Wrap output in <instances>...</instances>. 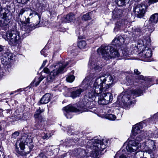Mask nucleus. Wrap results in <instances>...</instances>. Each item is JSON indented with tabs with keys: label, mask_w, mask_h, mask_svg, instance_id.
<instances>
[{
	"label": "nucleus",
	"mask_w": 158,
	"mask_h": 158,
	"mask_svg": "<svg viewBox=\"0 0 158 158\" xmlns=\"http://www.w3.org/2000/svg\"><path fill=\"white\" fill-rule=\"evenodd\" d=\"M96 88L94 86V84L93 88L89 90L85 95L84 98L80 102L78 108H75L71 105H69L63 109V112L67 118H71L72 117V113L73 112L82 113L88 111L89 109L93 107V102L95 100V96L101 93H97Z\"/></svg>",
	"instance_id": "f257e3e1"
},
{
	"label": "nucleus",
	"mask_w": 158,
	"mask_h": 158,
	"mask_svg": "<svg viewBox=\"0 0 158 158\" xmlns=\"http://www.w3.org/2000/svg\"><path fill=\"white\" fill-rule=\"evenodd\" d=\"M143 135L142 132L140 135H137L135 138L124 143V146H126V148L128 152H135L141 148L142 150L149 154L152 153L155 151L156 149V143L154 140L146 139L141 145L140 142L145 138Z\"/></svg>",
	"instance_id": "f03ea898"
},
{
	"label": "nucleus",
	"mask_w": 158,
	"mask_h": 158,
	"mask_svg": "<svg viewBox=\"0 0 158 158\" xmlns=\"http://www.w3.org/2000/svg\"><path fill=\"white\" fill-rule=\"evenodd\" d=\"M85 146L87 148H91L93 150L91 152L90 156L93 157H96L99 155V152L103 151L106 148L107 144L106 139H99L95 137L90 140L87 139Z\"/></svg>",
	"instance_id": "7ed1b4c3"
},
{
	"label": "nucleus",
	"mask_w": 158,
	"mask_h": 158,
	"mask_svg": "<svg viewBox=\"0 0 158 158\" xmlns=\"http://www.w3.org/2000/svg\"><path fill=\"white\" fill-rule=\"evenodd\" d=\"M114 79L110 75L100 74L96 78L94 86L96 88L97 93H101L110 87L113 83Z\"/></svg>",
	"instance_id": "20e7f679"
},
{
	"label": "nucleus",
	"mask_w": 158,
	"mask_h": 158,
	"mask_svg": "<svg viewBox=\"0 0 158 158\" xmlns=\"http://www.w3.org/2000/svg\"><path fill=\"white\" fill-rule=\"evenodd\" d=\"M98 54L101 55L105 60H108L112 58L120 57V53L115 47L102 45L97 50Z\"/></svg>",
	"instance_id": "39448f33"
},
{
	"label": "nucleus",
	"mask_w": 158,
	"mask_h": 158,
	"mask_svg": "<svg viewBox=\"0 0 158 158\" xmlns=\"http://www.w3.org/2000/svg\"><path fill=\"white\" fill-rule=\"evenodd\" d=\"M30 12L29 17L26 19L25 21H21L19 22L20 27L22 30V34H23L24 36L28 35L27 34L31 32L32 29V27L30 25V19L34 16L37 19V23L38 24L40 22V15L37 13L34 10L30 9L29 11Z\"/></svg>",
	"instance_id": "423d86ee"
},
{
	"label": "nucleus",
	"mask_w": 158,
	"mask_h": 158,
	"mask_svg": "<svg viewBox=\"0 0 158 158\" xmlns=\"http://www.w3.org/2000/svg\"><path fill=\"white\" fill-rule=\"evenodd\" d=\"M72 63V60L66 61L64 63H59L56 64L51 66L54 67L52 71L48 74L47 77V82L48 83H50L53 82L57 77L59 74L63 72L64 69Z\"/></svg>",
	"instance_id": "0eeeda50"
},
{
	"label": "nucleus",
	"mask_w": 158,
	"mask_h": 158,
	"mask_svg": "<svg viewBox=\"0 0 158 158\" xmlns=\"http://www.w3.org/2000/svg\"><path fill=\"white\" fill-rule=\"evenodd\" d=\"M3 37L6 40L8 41L10 45L15 46L19 45L20 42L21 35L20 32L15 28L7 31L5 34L3 35Z\"/></svg>",
	"instance_id": "6e6552de"
},
{
	"label": "nucleus",
	"mask_w": 158,
	"mask_h": 158,
	"mask_svg": "<svg viewBox=\"0 0 158 158\" xmlns=\"http://www.w3.org/2000/svg\"><path fill=\"white\" fill-rule=\"evenodd\" d=\"M142 93V90L140 89H132L129 90V91H126L125 92H123L120 95L118 96V98L120 99L121 98L122 102L125 104L129 103L131 102L130 100L131 98V95L135 96V97L139 96L141 95Z\"/></svg>",
	"instance_id": "1a4fd4ad"
},
{
	"label": "nucleus",
	"mask_w": 158,
	"mask_h": 158,
	"mask_svg": "<svg viewBox=\"0 0 158 158\" xmlns=\"http://www.w3.org/2000/svg\"><path fill=\"white\" fill-rule=\"evenodd\" d=\"M96 76L95 73H90L87 74L86 77L83 80L82 83V89L84 91L87 89H91L93 88L91 87L92 84V81Z\"/></svg>",
	"instance_id": "9d476101"
},
{
	"label": "nucleus",
	"mask_w": 158,
	"mask_h": 158,
	"mask_svg": "<svg viewBox=\"0 0 158 158\" xmlns=\"http://www.w3.org/2000/svg\"><path fill=\"white\" fill-rule=\"evenodd\" d=\"M147 8V6L143 4H140L136 5L133 8V11L134 14L138 17H143L144 15Z\"/></svg>",
	"instance_id": "9b49d317"
},
{
	"label": "nucleus",
	"mask_w": 158,
	"mask_h": 158,
	"mask_svg": "<svg viewBox=\"0 0 158 158\" xmlns=\"http://www.w3.org/2000/svg\"><path fill=\"white\" fill-rule=\"evenodd\" d=\"M113 100V96L110 93L102 94L99 97L98 102L99 104L106 105L111 103Z\"/></svg>",
	"instance_id": "f8f14e48"
},
{
	"label": "nucleus",
	"mask_w": 158,
	"mask_h": 158,
	"mask_svg": "<svg viewBox=\"0 0 158 158\" xmlns=\"http://www.w3.org/2000/svg\"><path fill=\"white\" fill-rule=\"evenodd\" d=\"M10 14L6 15H0V26L4 29H6L9 27L8 23L11 16Z\"/></svg>",
	"instance_id": "ddd939ff"
},
{
	"label": "nucleus",
	"mask_w": 158,
	"mask_h": 158,
	"mask_svg": "<svg viewBox=\"0 0 158 158\" xmlns=\"http://www.w3.org/2000/svg\"><path fill=\"white\" fill-rule=\"evenodd\" d=\"M18 142H17L16 143V148L15 151L16 152L17 155L18 156L21 155L22 156H25L27 154H29L31 150L33 148V145L32 142L27 143L26 144L29 148V151H25L24 152H20L19 150V148L18 146Z\"/></svg>",
	"instance_id": "4468645a"
},
{
	"label": "nucleus",
	"mask_w": 158,
	"mask_h": 158,
	"mask_svg": "<svg viewBox=\"0 0 158 158\" xmlns=\"http://www.w3.org/2000/svg\"><path fill=\"white\" fill-rule=\"evenodd\" d=\"M121 36L117 35L112 42V44L115 45L116 47L121 46L126 41Z\"/></svg>",
	"instance_id": "2eb2a0df"
},
{
	"label": "nucleus",
	"mask_w": 158,
	"mask_h": 158,
	"mask_svg": "<svg viewBox=\"0 0 158 158\" xmlns=\"http://www.w3.org/2000/svg\"><path fill=\"white\" fill-rule=\"evenodd\" d=\"M139 55L140 56H142L141 57L143 58L150 57L152 55L151 50L148 46H145L144 49L139 53Z\"/></svg>",
	"instance_id": "dca6fc26"
},
{
	"label": "nucleus",
	"mask_w": 158,
	"mask_h": 158,
	"mask_svg": "<svg viewBox=\"0 0 158 158\" xmlns=\"http://www.w3.org/2000/svg\"><path fill=\"white\" fill-rule=\"evenodd\" d=\"M32 142V139L30 136H28L26 138L25 140L24 141H22L20 142H18V146L19 148H20L22 150H23L25 148V145L27 143Z\"/></svg>",
	"instance_id": "f3484780"
},
{
	"label": "nucleus",
	"mask_w": 158,
	"mask_h": 158,
	"mask_svg": "<svg viewBox=\"0 0 158 158\" xmlns=\"http://www.w3.org/2000/svg\"><path fill=\"white\" fill-rule=\"evenodd\" d=\"M51 95L50 94L47 93L44 95L39 102L37 104L40 106L41 104H46L48 103L50 99Z\"/></svg>",
	"instance_id": "a211bd4d"
},
{
	"label": "nucleus",
	"mask_w": 158,
	"mask_h": 158,
	"mask_svg": "<svg viewBox=\"0 0 158 158\" xmlns=\"http://www.w3.org/2000/svg\"><path fill=\"white\" fill-rule=\"evenodd\" d=\"M12 54L8 52L5 53L3 56L1 58V62L4 65H6L8 64V61L11 60Z\"/></svg>",
	"instance_id": "6ab92c4d"
},
{
	"label": "nucleus",
	"mask_w": 158,
	"mask_h": 158,
	"mask_svg": "<svg viewBox=\"0 0 158 158\" xmlns=\"http://www.w3.org/2000/svg\"><path fill=\"white\" fill-rule=\"evenodd\" d=\"M75 19L74 15L71 13L64 17L62 21L64 23H69L73 22Z\"/></svg>",
	"instance_id": "aec40b11"
},
{
	"label": "nucleus",
	"mask_w": 158,
	"mask_h": 158,
	"mask_svg": "<svg viewBox=\"0 0 158 158\" xmlns=\"http://www.w3.org/2000/svg\"><path fill=\"white\" fill-rule=\"evenodd\" d=\"M143 126L141 123L137 124L134 125L132 128V132L133 135H135L141 132V130L142 129Z\"/></svg>",
	"instance_id": "412c9836"
},
{
	"label": "nucleus",
	"mask_w": 158,
	"mask_h": 158,
	"mask_svg": "<svg viewBox=\"0 0 158 158\" xmlns=\"http://www.w3.org/2000/svg\"><path fill=\"white\" fill-rule=\"evenodd\" d=\"M84 91L81 88H75L73 89V90L71 92L70 96L73 98H76L80 96L81 93Z\"/></svg>",
	"instance_id": "4be33fe9"
},
{
	"label": "nucleus",
	"mask_w": 158,
	"mask_h": 158,
	"mask_svg": "<svg viewBox=\"0 0 158 158\" xmlns=\"http://www.w3.org/2000/svg\"><path fill=\"white\" fill-rule=\"evenodd\" d=\"M113 18L118 19L120 18L122 16L123 11L120 9H116L113 11Z\"/></svg>",
	"instance_id": "5701e85b"
},
{
	"label": "nucleus",
	"mask_w": 158,
	"mask_h": 158,
	"mask_svg": "<svg viewBox=\"0 0 158 158\" xmlns=\"http://www.w3.org/2000/svg\"><path fill=\"white\" fill-rule=\"evenodd\" d=\"M43 109H40V107H39L35 111L34 115V117L36 121H41L42 119V117L41 114L44 111Z\"/></svg>",
	"instance_id": "b1692460"
},
{
	"label": "nucleus",
	"mask_w": 158,
	"mask_h": 158,
	"mask_svg": "<svg viewBox=\"0 0 158 158\" xmlns=\"http://www.w3.org/2000/svg\"><path fill=\"white\" fill-rule=\"evenodd\" d=\"M88 66L91 69H94L95 70L99 71L101 69V67L99 66L95 62L92 60H89Z\"/></svg>",
	"instance_id": "393cba45"
},
{
	"label": "nucleus",
	"mask_w": 158,
	"mask_h": 158,
	"mask_svg": "<svg viewBox=\"0 0 158 158\" xmlns=\"http://www.w3.org/2000/svg\"><path fill=\"white\" fill-rule=\"evenodd\" d=\"M30 9L28 7H25L21 8V9L19 10L18 14V20L20 22L21 20L20 19V17H21L22 15L24 14L29 11Z\"/></svg>",
	"instance_id": "a878e982"
},
{
	"label": "nucleus",
	"mask_w": 158,
	"mask_h": 158,
	"mask_svg": "<svg viewBox=\"0 0 158 158\" xmlns=\"http://www.w3.org/2000/svg\"><path fill=\"white\" fill-rule=\"evenodd\" d=\"M149 21L152 23H156L158 21V14L155 13L152 15L150 17Z\"/></svg>",
	"instance_id": "bb28decb"
},
{
	"label": "nucleus",
	"mask_w": 158,
	"mask_h": 158,
	"mask_svg": "<svg viewBox=\"0 0 158 158\" xmlns=\"http://www.w3.org/2000/svg\"><path fill=\"white\" fill-rule=\"evenodd\" d=\"M27 118V116L26 114H23L21 113L20 114H18L17 115H15L14 118H12V119H14L15 121L19 120H25Z\"/></svg>",
	"instance_id": "cd10ccee"
},
{
	"label": "nucleus",
	"mask_w": 158,
	"mask_h": 158,
	"mask_svg": "<svg viewBox=\"0 0 158 158\" xmlns=\"http://www.w3.org/2000/svg\"><path fill=\"white\" fill-rule=\"evenodd\" d=\"M142 42L141 40H139L138 42L137 46L135 47L134 49L135 50V48H136L138 49V51H140V52H141L142 50H143L145 47V46L142 43Z\"/></svg>",
	"instance_id": "c85d7f7f"
},
{
	"label": "nucleus",
	"mask_w": 158,
	"mask_h": 158,
	"mask_svg": "<svg viewBox=\"0 0 158 158\" xmlns=\"http://www.w3.org/2000/svg\"><path fill=\"white\" fill-rule=\"evenodd\" d=\"M144 152L143 151H138L135 155H133L131 158H146L144 157Z\"/></svg>",
	"instance_id": "c756f323"
},
{
	"label": "nucleus",
	"mask_w": 158,
	"mask_h": 158,
	"mask_svg": "<svg viewBox=\"0 0 158 158\" xmlns=\"http://www.w3.org/2000/svg\"><path fill=\"white\" fill-rule=\"evenodd\" d=\"M120 53V57L123 56H127L131 54V52H129V49L128 48H125L122 50Z\"/></svg>",
	"instance_id": "7c9ffc66"
},
{
	"label": "nucleus",
	"mask_w": 158,
	"mask_h": 158,
	"mask_svg": "<svg viewBox=\"0 0 158 158\" xmlns=\"http://www.w3.org/2000/svg\"><path fill=\"white\" fill-rule=\"evenodd\" d=\"M142 41V43L145 46H147L148 45L150 42V40L149 37L148 36L143 38V40H141Z\"/></svg>",
	"instance_id": "2f4dec72"
},
{
	"label": "nucleus",
	"mask_w": 158,
	"mask_h": 158,
	"mask_svg": "<svg viewBox=\"0 0 158 158\" xmlns=\"http://www.w3.org/2000/svg\"><path fill=\"white\" fill-rule=\"evenodd\" d=\"M123 23H122V21L117 22L115 24V26L114 29V31H117L119 28L123 27Z\"/></svg>",
	"instance_id": "473e14b6"
},
{
	"label": "nucleus",
	"mask_w": 158,
	"mask_h": 158,
	"mask_svg": "<svg viewBox=\"0 0 158 158\" xmlns=\"http://www.w3.org/2000/svg\"><path fill=\"white\" fill-rule=\"evenodd\" d=\"M87 44L86 42L84 40L79 41L78 43V46L80 49H83L86 48Z\"/></svg>",
	"instance_id": "72a5a7b5"
},
{
	"label": "nucleus",
	"mask_w": 158,
	"mask_h": 158,
	"mask_svg": "<svg viewBox=\"0 0 158 158\" xmlns=\"http://www.w3.org/2000/svg\"><path fill=\"white\" fill-rule=\"evenodd\" d=\"M130 0H116V3L119 6L124 5L127 2H129Z\"/></svg>",
	"instance_id": "f704fd0d"
},
{
	"label": "nucleus",
	"mask_w": 158,
	"mask_h": 158,
	"mask_svg": "<svg viewBox=\"0 0 158 158\" xmlns=\"http://www.w3.org/2000/svg\"><path fill=\"white\" fill-rule=\"evenodd\" d=\"M44 78L42 77H40L39 78H36L33 81L34 85L37 86L39 85L40 82Z\"/></svg>",
	"instance_id": "c9c22d12"
},
{
	"label": "nucleus",
	"mask_w": 158,
	"mask_h": 158,
	"mask_svg": "<svg viewBox=\"0 0 158 158\" xmlns=\"http://www.w3.org/2000/svg\"><path fill=\"white\" fill-rule=\"evenodd\" d=\"M91 12L88 13L84 15L82 18V19L85 21H87L91 19Z\"/></svg>",
	"instance_id": "e433bc0d"
},
{
	"label": "nucleus",
	"mask_w": 158,
	"mask_h": 158,
	"mask_svg": "<svg viewBox=\"0 0 158 158\" xmlns=\"http://www.w3.org/2000/svg\"><path fill=\"white\" fill-rule=\"evenodd\" d=\"M10 14L9 11L6 9L2 8V6L0 5V15H6Z\"/></svg>",
	"instance_id": "4c0bfd02"
},
{
	"label": "nucleus",
	"mask_w": 158,
	"mask_h": 158,
	"mask_svg": "<svg viewBox=\"0 0 158 158\" xmlns=\"http://www.w3.org/2000/svg\"><path fill=\"white\" fill-rule=\"evenodd\" d=\"M121 150H120L118 152L115 156H114V158H126V157L123 154V153L121 154Z\"/></svg>",
	"instance_id": "58836bf2"
},
{
	"label": "nucleus",
	"mask_w": 158,
	"mask_h": 158,
	"mask_svg": "<svg viewBox=\"0 0 158 158\" xmlns=\"http://www.w3.org/2000/svg\"><path fill=\"white\" fill-rule=\"evenodd\" d=\"M106 118L110 120H114L116 119V116L114 114H109L106 115Z\"/></svg>",
	"instance_id": "ea45409f"
},
{
	"label": "nucleus",
	"mask_w": 158,
	"mask_h": 158,
	"mask_svg": "<svg viewBox=\"0 0 158 158\" xmlns=\"http://www.w3.org/2000/svg\"><path fill=\"white\" fill-rule=\"evenodd\" d=\"M52 135L51 133H44L42 136V138L44 139H48L50 138Z\"/></svg>",
	"instance_id": "a19ab883"
},
{
	"label": "nucleus",
	"mask_w": 158,
	"mask_h": 158,
	"mask_svg": "<svg viewBox=\"0 0 158 158\" xmlns=\"http://www.w3.org/2000/svg\"><path fill=\"white\" fill-rule=\"evenodd\" d=\"M75 77L73 75H69L66 78V80L67 82H72L74 80Z\"/></svg>",
	"instance_id": "79ce46f5"
},
{
	"label": "nucleus",
	"mask_w": 158,
	"mask_h": 158,
	"mask_svg": "<svg viewBox=\"0 0 158 158\" xmlns=\"http://www.w3.org/2000/svg\"><path fill=\"white\" fill-rule=\"evenodd\" d=\"M148 31L149 32H152L154 30V28L153 26H151V25H149L148 27Z\"/></svg>",
	"instance_id": "37998d69"
},
{
	"label": "nucleus",
	"mask_w": 158,
	"mask_h": 158,
	"mask_svg": "<svg viewBox=\"0 0 158 158\" xmlns=\"http://www.w3.org/2000/svg\"><path fill=\"white\" fill-rule=\"evenodd\" d=\"M19 3H21L22 4H26L29 0H16Z\"/></svg>",
	"instance_id": "c03bdc74"
},
{
	"label": "nucleus",
	"mask_w": 158,
	"mask_h": 158,
	"mask_svg": "<svg viewBox=\"0 0 158 158\" xmlns=\"http://www.w3.org/2000/svg\"><path fill=\"white\" fill-rule=\"evenodd\" d=\"M19 133L18 131H15L12 134V137L14 138H16L19 135Z\"/></svg>",
	"instance_id": "a18cd8bd"
},
{
	"label": "nucleus",
	"mask_w": 158,
	"mask_h": 158,
	"mask_svg": "<svg viewBox=\"0 0 158 158\" xmlns=\"http://www.w3.org/2000/svg\"><path fill=\"white\" fill-rule=\"evenodd\" d=\"M46 51L45 49H43L40 52L41 55H43L44 56L46 57L47 56V54L46 53Z\"/></svg>",
	"instance_id": "49530a36"
},
{
	"label": "nucleus",
	"mask_w": 158,
	"mask_h": 158,
	"mask_svg": "<svg viewBox=\"0 0 158 158\" xmlns=\"http://www.w3.org/2000/svg\"><path fill=\"white\" fill-rule=\"evenodd\" d=\"M37 158H47V157L44 154L42 153L39 155Z\"/></svg>",
	"instance_id": "de8ad7c7"
},
{
	"label": "nucleus",
	"mask_w": 158,
	"mask_h": 158,
	"mask_svg": "<svg viewBox=\"0 0 158 158\" xmlns=\"http://www.w3.org/2000/svg\"><path fill=\"white\" fill-rule=\"evenodd\" d=\"M126 79L128 83H129V85H131L133 84V82L131 80L129 79L128 77H126Z\"/></svg>",
	"instance_id": "09e8293b"
},
{
	"label": "nucleus",
	"mask_w": 158,
	"mask_h": 158,
	"mask_svg": "<svg viewBox=\"0 0 158 158\" xmlns=\"http://www.w3.org/2000/svg\"><path fill=\"white\" fill-rule=\"evenodd\" d=\"M43 71H44V73H49V69L47 67L45 68L44 69Z\"/></svg>",
	"instance_id": "8fccbe9b"
},
{
	"label": "nucleus",
	"mask_w": 158,
	"mask_h": 158,
	"mask_svg": "<svg viewBox=\"0 0 158 158\" xmlns=\"http://www.w3.org/2000/svg\"><path fill=\"white\" fill-rule=\"evenodd\" d=\"M158 1V0H149L148 2L149 4H151L155 2H157Z\"/></svg>",
	"instance_id": "3c124183"
},
{
	"label": "nucleus",
	"mask_w": 158,
	"mask_h": 158,
	"mask_svg": "<svg viewBox=\"0 0 158 158\" xmlns=\"http://www.w3.org/2000/svg\"><path fill=\"white\" fill-rule=\"evenodd\" d=\"M134 73L137 75H139L140 74V72H139L137 69H135L134 70Z\"/></svg>",
	"instance_id": "603ef678"
},
{
	"label": "nucleus",
	"mask_w": 158,
	"mask_h": 158,
	"mask_svg": "<svg viewBox=\"0 0 158 158\" xmlns=\"http://www.w3.org/2000/svg\"><path fill=\"white\" fill-rule=\"evenodd\" d=\"M21 89H18L17 90V91H14L13 92H12L10 94V95H11L12 94H14V93H15L17 92H21Z\"/></svg>",
	"instance_id": "864d4df0"
},
{
	"label": "nucleus",
	"mask_w": 158,
	"mask_h": 158,
	"mask_svg": "<svg viewBox=\"0 0 158 158\" xmlns=\"http://www.w3.org/2000/svg\"><path fill=\"white\" fill-rule=\"evenodd\" d=\"M47 62V60H45L43 62L42 65V67H44L45 65Z\"/></svg>",
	"instance_id": "5fc2aeb1"
},
{
	"label": "nucleus",
	"mask_w": 158,
	"mask_h": 158,
	"mask_svg": "<svg viewBox=\"0 0 158 158\" xmlns=\"http://www.w3.org/2000/svg\"><path fill=\"white\" fill-rule=\"evenodd\" d=\"M3 50V47L0 45V52H2Z\"/></svg>",
	"instance_id": "6e6d98bb"
},
{
	"label": "nucleus",
	"mask_w": 158,
	"mask_h": 158,
	"mask_svg": "<svg viewBox=\"0 0 158 158\" xmlns=\"http://www.w3.org/2000/svg\"><path fill=\"white\" fill-rule=\"evenodd\" d=\"M1 123H0V131L1 130H2V126H1Z\"/></svg>",
	"instance_id": "4d7b16f0"
},
{
	"label": "nucleus",
	"mask_w": 158,
	"mask_h": 158,
	"mask_svg": "<svg viewBox=\"0 0 158 158\" xmlns=\"http://www.w3.org/2000/svg\"><path fill=\"white\" fill-rule=\"evenodd\" d=\"M6 2H9L11 0H5Z\"/></svg>",
	"instance_id": "13d9d810"
},
{
	"label": "nucleus",
	"mask_w": 158,
	"mask_h": 158,
	"mask_svg": "<svg viewBox=\"0 0 158 158\" xmlns=\"http://www.w3.org/2000/svg\"><path fill=\"white\" fill-rule=\"evenodd\" d=\"M81 150L80 149H78V150H76L75 151V152H78V151H80Z\"/></svg>",
	"instance_id": "bf43d9fd"
},
{
	"label": "nucleus",
	"mask_w": 158,
	"mask_h": 158,
	"mask_svg": "<svg viewBox=\"0 0 158 158\" xmlns=\"http://www.w3.org/2000/svg\"><path fill=\"white\" fill-rule=\"evenodd\" d=\"M157 134H156V135L155 136V137H158V132H157Z\"/></svg>",
	"instance_id": "052dcab7"
},
{
	"label": "nucleus",
	"mask_w": 158,
	"mask_h": 158,
	"mask_svg": "<svg viewBox=\"0 0 158 158\" xmlns=\"http://www.w3.org/2000/svg\"><path fill=\"white\" fill-rule=\"evenodd\" d=\"M39 127H40V126H39L38 127H37L36 128L37 129H39L40 128Z\"/></svg>",
	"instance_id": "680f3d73"
},
{
	"label": "nucleus",
	"mask_w": 158,
	"mask_h": 158,
	"mask_svg": "<svg viewBox=\"0 0 158 158\" xmlns=\"http://www.w3.org/2000/svg\"><path fill=\"white\" fill-rule=\"evenodd\" d=\"M78 156V155L77 154L76 155V156Z\"/></svg>",
	"instance_id": "e2e57ef3"
},
{
	"label": "nucleus",
	"mask_w": 158,
	"mask_h": 158,
	"mask_svg": "<svg viewBox=\"0 0 158 158\" xmlns=\"http://www.w3.org/2000/svg\"><path fill=\"white\" fill-rule=\"evenodd\" d=\"M25 138V137H24V138H23V139H25V138Z\"/></svg>",
	"instance_id": "0e129e2a"
},
{
	"label": "nucleus",
	"mask_w": 158,
	"mask_h": 158,
	"mask_svg": "<svg viewBox=\"0 0 158 158\" xmlns=\"http://www.w3.org/2000/svg\"><path fill=\"white\" fill-rule=\"evenodd\" d=\"M10 118V117H9V118Z\"/></svg>",
	"instance_id": "69168bd1"
},
{
	"label": "nucleus",
	"mask_w": 158,
	"mask_h": 158,
	"mask_svg": "<svg viewBox=\"0 0 158 158\" xmlns=\"http://www.w3.org/2000/svg\"><path fill=\"white\" fill-rule=\"evenodd\" d=\"M61 158H62V157H61Z\"/></svg>",
	"instance_id": "338daca9"
},
{
	"label": "nucleus",
	"mask_w": 158,
	"mask_h": 158,
	"mask_svg": "<svg viewBox=\"0 0 158 158\" xmlns=\"http://www.w3.org/2000/svg\"><path fill=\"white\" fill-rule=\"evenodd\" d=\"M155 158L153 157V158Z\"/></svg>",
	"instance_id": "774afa93"
}]
</instances>
